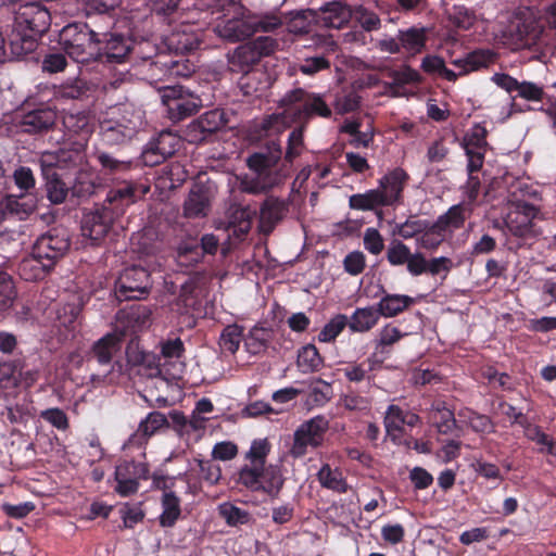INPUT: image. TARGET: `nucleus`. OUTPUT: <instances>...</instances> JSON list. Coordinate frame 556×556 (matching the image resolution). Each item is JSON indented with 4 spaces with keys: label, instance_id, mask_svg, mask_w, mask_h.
I'll use <instances>...</instances> for the list:
<instances>
[{
    "label": "nucleus",
    "instance_id": "obj_52",
    "mask_svg": "<svg viewBox=\"0 0 556 556\" xmlns=\"http://www.w3.org/2000/svg\"><path fill=\"white\" fill-rule=\"evenodd\" d=\"M218 511L220 517L225 519L226 523L231 527L245 525L250 520V514L247 510L241 509L230 503L220 504Z\"/></svg>",
    "mask_w": 556,
    "mask_h": 556
},
{
    "label": "nucleus",
    "instance_id": "obj_4",
    "mask_svg": "<svg viewBox=\"0 0 556 556\" xmlns=\"http://www.w3.org/2000/svg\"><path fill=\"white\" fill-rule=\"evenodd\" d=\"M131 110L118 117L105 118L100 122V134L102 141L108 146H123L130 142L144 122V112L140 108L130 106Z\"/></svg>",
    "mask_w": 556,
    "mask_h": 556
},
{
    "label": "nucleus",
    "instance_id": "obj_30",
    "mask_svg": "<svg viewBox=\"0 0 556 556\" xmlns=\"http://www.w3.org/2000/svg\"><path fill=\"white\" fill-rule=\"evenodd\" d=\"M201 43L199 36L191 30L189 25L182 26L168 38V47L181 54L197 50Z\"/></svg>",
    "mask_w": 556,
    "mask_h": 556
},
{
    "label": "nucleus",
    "instance_id": "obj_17",
    "mask_svg": "<svg viewBox=\"0 0 556 556\" xmlns=\"http://www.w3.org/2000/svg\"><path fill=\"white\" fill-rule=\"evenodd\" d=\"M302 113L308 114L306 110L302 112L300 106H288V110H285L283 113H274L261 121H255L252 126V134L257 139L279 134L291 126L295 115H301Z\"/></svg>",
    "mask_w": 556,
    "mask_h": 556
},
{
    "label": "nucleus",
    "instance_id": "obj_56",
    "mask_svg": "<svg viewBox=\"0 0 556 556\" xmlns=\"http://www.w3.org/2000/svg\"><path fill=\"white\" fill-rule=\"evenodd\" d=\"M450 22L458 29L468 30L476 22L475 12L465 5H454L448 13Z\"/></svg>",
    "mask_w": 556,
    "mask_h": 556
},
{
    "label": "nucleus",
    "instance_id": "obj_50",
    "mask_svg": "<svg viewBox=\"0 0 556 556\" xmlns=\"http://www.w3.org/2000/svg\"><path fill=\"white\" fill-rule=\"evenodd\" d=\"M195 72V65L190 60L180 58V59H169L164 60L159 73H168L169 75L177 77H189Z\"/></svg>",
    "mask_w": 556,
    "mask_h": 556
},
{
    "label": "nucleus",
    "instance_id": "obj_38",
    "mask_svg": "<svg viewBox=\"0 0 556 556\" xmlns=\"http://www.w3.org/2000/svg\"><path fill=\"white\" fill-rule=\"evenodd\" d=\"M4 208L10 215L16 216L20 220L27 219L37 208V197H25L20 201L14 197H3Z\"/></svg>",
    "mask_w": 556,
    "mask_h": 556
},
{
    "label": "nucleus",
    "instance_id": "obj_10",
    "mask_svg": "<svg viewBox=\"0 0 556 556\" xmlns=\"http://www.w3.org/2000/svg\"><path fill=\"white\" fill-rule=\"evenodd\" d=\"M328 428L329 422L324 416H316L303 422L294 432L291 455L299 458L306 454L308 446H319Z\"/></svg>",
    "mask_w": 556,
    "mask_h": 556
},
{
    "label": "nucleus",
    "instance_id": "obj_36",
    "mask_svg": "<svg viewBox=\"0 0 556 556\" xmlns=\"http://www.w3.org/2000/svg\"><path fill=\"white\" fill-rule=\"evenodd\" d=\"M176 304L178 307L184 308L185 313H188L190 309H200L201 290L194 280L188 279L181 285Z\"/></svg>",
    "mask_w": 556,
    "mask_h": 556
},
{
    "label": "nucleus",
    "instance_id": "obj_34",
    "mask_svg": "<svg viewBox=\"0 0 556 556\" xmlns=\"http://www.w3.org/2000/svg\"><path fill=\"white\" fill-rule=\"evenodd\" d=\"M494 59L495 53L493 51L480 49L468 53L465 59L457 60L454 64L462 70L460 74H467L471 71L489 66L494 62Z\"/></svg>",
    "mask_w": 556,
    "mask_h": 556
},
{
    "label": "nucleus",
    "instance_id": "obj_62",
    "mask_svg": "<svg viewBox=\"0 0 556 556\" xmlns=\"http://www.w3.org/2000/svg\"><path fill=\"white\" fill-rule=\"evenodd\" d=\"M366 31L377 30L380 27L379 16L363 5L353 10V16Z\"/></svg>",
    "mask_w": 556,
    "mask_h": 556
},
{
    "label": "nucleus",
    "instance_id": "obj_49",
    "mask_svg": "<svg viewBox=\"0 0 556 556\" xmlns=\"http://www.w3.org/2000/svg\"><path fill=\"white\" fill-rule=\"evenodd\" d=\"M296 363L303 372H313L319 369L323 359L316 346L307 344L299 351Z\"/></svg>",
    "mask_w": 556,
    "mask_h": 556
},
{
    "label": "nucleus",
    "instance_id": "obj_27",
    "mask_svg": "<svg viewBox=\"0 0 556 556\" xmlns=\"http://www.w3.org/2000/svg\"><path fill=\"white\" fill-rule=\"evenodd\" d=\"M382 296L376 304L380 316L391 318L403 313L415 303V300L408 295L388 293L381 288Z\"/></svg>",
    "mask_w": 556,
    "mask_h": 556
},
{
    "label": "nucleus",
    "instance_id": "obj_35",
    "mask_svg": "<svg viewBox=\"0 0 556 556\" xmlns=\"http://www.w3.org/2000/svg\"><path fill=\"white\" fill-rule=\"evenodd\" d=\"M163 511L160 516V525L164 528H172L181 515L180 498L173 491L164 492L162 495Z\"/></svg>",
    "mask_w": 556,
    "mask_h": 556
},
{
    "label": "nucleus",
    "instance_id": "obj_40",
    "mask_svg": "<svg viewBox=\"0 0 556 556\" xmlns=\"http://www.w3.org/2000/svg\"><path fill=\"white\" fill-rule=\"evenodd\" d=\"M149 475V468L147 464L125 460L115 468V479H121L124 482L147 480Z\"/></svg>",
    "mask_w": 556,
    "mask_h": 556
},
{
    "label": "nucleus",
    "instance_id": "obj_19",
    "mask_svg": "<svg viewBox=\"0 0 556 556\" xmlns=\"http://www.w3.org/2000/svg\"><path fill=\"white\" fill-rule=\"evenodd\" d=\"M542 33V26L532 14H518L508 26V34L520 46L534 45Z\"/></svg>",
    "mask_w": 556,
    "mask_h": 556
},
{
    "label": "nucleus",
    "instance_id": "obj_42",
    "mask_svg": "<svg viewBox=\"0 0 556 556\" xmlns=\"http://www.w3.org/2000/svg\"><path fill=\"white\" fill-rule=\"evenodd\" d=\"M96 159L101 165V172L104 175H118L125 174L131 168V161L129 160H119L105 151H98L96 153Z\"/></svg>",
    "mask_w": 556,
    "mask_h": 556
},
{
    "label": "nucleus",
    "instance_id": "obj_51",
    "mask_svg": "<svg viewBox=\"0 0 556 556\" xmlns=\"http://www.w3.org/2000/svg\"><path fill=\"white\" fill-rule=\"evenodd\" d=\"M242 327L237 324L226 326L219 337L220 348L235 354L242 339Z\"/></svg>",
    "mask_w": 556,
    "mask_h": 556
},
{
    "label": "nucleus",
    "instance_id": "obj_57",
    "mask_svg": "<svg viewBox=\"0 0 556 556\" xmlns=\"http://www.w3.org/2000/svg\"><path fill=\"white\" fill-rule=\"evenodd\" d=\"M433 419L435 420L438 431L442 434H450L457 428V421L453 412L446 408L444 404H439L435 407Z\"/></svg>",
    "mask_w": 556,
    "mask_h": 556
},
{
    "label": "nucleus",
    "instance_id": "obj_55",
    "mask_svg": "<svg viewBox=\"0 0 556 556\" xmlns=\"http://www.w3.org/2000/svg\"><path fill=\"white\" fill-rule=\"evenodd\" d=\"M435 223L444 231L463 227L465 223L464 207L460 204L453 205L445 214L439 216Z\"/></svg>",
    "mask_w": 556,
    "mask_h": 556
},
{
    "label": "nucleus",
    "instance_id": "obj_24",
    "mask_svg": "<svg viewBox=\"0 0 556 556\" xmlns=\"http://www.w3.org/2000/svg\"><path fill=\"white\" fill-rule=\"evenodd\" d=\"M255 214L256 211L249 205L232 203L227 211L228 229L241 240L250 231Z\"/></svg>",
    "mask_w": 556,
    "mask_h": 556
},
{
    "label": "nucleus",
    "instance_id": "obj_61",
    "mask_svg": "<svg viewBox=\"0 0 556 556\" xmlns=\"http://www.w3.org/2000/svg\"><path fill=\"white\" fill-rule=\"evenodd\" d=\"M410 250L400 240H393L387 249V260L392 266L406 264L409 258Z\"/></svg>",
    "mask_w": 556,
    "mask_h": 556
},
{
    "label": "nucleus",
    "instance_id": "obj_9",
    "mask_svg": "<svg viewBox=\"0 0 556 556\" xmlns=\"http://www.w3.org/2000/svg\"><path fill=\"white\" fill-rule=\"evenodd\" d=\"M538 214L539 210L534 205L522 203L517 206L516 211L507 215L503 227L498 223L495 226L503 229L505 236L526 241L538 235L533 223Z\"/></svg>",
    "mask_w": 556,
    "mask_h": 556
},
{
    "label": "nucleus",
    "instance_id": "obj_2",
    "mask_svg": "<svg viewBox=\"0 0 556 556\" xmlns=\"http://www.w3.org/2000/svg\"><path fill=\"white\" fill-rule=\"evenodd\" d=\"M103 35L89 29L87 23H71L62 28L59 42L65 53L78 63L98 61L105 63L102 48L94 41V36Z\"/></svg>",
    "mask_w": 556,
    "mask_h": 556
},
{
    "label": "nucleus",
    "instance_id": "obj_26",
    "mask_svg": "<svg viewBox=\"0 0 556 556\" xmlns=\"http://www.w3.org/2000/svg\"><path fill=\"white\" fill-rule=\"evenodd\" d=\"M260 61L258 54L250 41L240 45L232 53L228 54L230 70L236 73L249 74Z\"/></svg>",
    "mask_w": 556,
    "mask_h": 556
},
{
    "label": "nucleus",
    "instance_id": "obj_15",
    "mask_svg": "<svg viewBox=\"0 0 556 556\" xmlns=\"http://www.w3.org/2000/svg\"><path fill=\"white\" fill-rule=\"evenodd\" d=\"M215 29L223 39L237 42L253 36L256 31V24L252 21L248 10L247 14L232 13L228 17H224Z\"/></svg>",
    "mask_w": 556,
    "mask_h": 556
},
{
    "label": "nucleus",
    "instance_id": "obj_46",
    "mask_svg": "<svg viewBox=\"0 0 556 556\" xmlns=\"http://www.w3.org/2000/svg\"><path fill=\"white\" fill-rule=\"evenodd\" d=\"M71 197L76 199H87L93 194L96 184L92 174L79 170L74 179L73 185L70 187Z\"/></svg>",
    "mask_w": 556,
    "mask_h": 556
},
{
    "label": "nucleus",
    "instance_id": "obj_58",
    "mask_svg": "<svg viewBox=\"0 0 556 556\" xmlns=\"http://www.w3.org/2000/svg\"><path fill=\"white\" fill-rule=\"evenodd\" d=\"M11 424H23L31 416L29 405L26 400L9 403L2 413Z\"/></svg>",
    "mask_w": 556,
    "mask_h": 556
},
{
    "label": "nucleus",
    "instance_id": "obj_20",
    "mask_svg": "<svg viewBox=\"0 0 556 556\" xmlns=\"http://www.w3.org/2000/svg\"><path fill=\"white\" fill-rule=\"evenodd\" d=\"M289 213V201L277 197H267L260 207V230L269 235Z\"/></svg>",
    "mask_w": 556,
    "mask_h": 556
},
{
    "label": "nucleus",
    "instance_id": "obj_47",
    "mask_svg": "<svg viewBox=\"0 0 556 556\" xmlns=\"http://www.w3.org/2000/svg\"><path fill=\"white\" fill-rule=\"evenodd\" d=\"M270 451V445L266 439L253 441L249 452L247 453L248 464L240 469H254L266 464V457Z\"/></svg>",
    "mask_w": 556,
    "mask_h": 556
},
{
    "label": "nucleus",
    "instance_id": "obj_14",
    "mask_svg": "<svg viewBox=\"0 0 556 556\" xmlns=\"http://www.w3.org/2000/svg\"><path fill=\"white\" fill-rule=\"evenodd\" d=\"M126 38L130 43L129 52H127L125 59L121 63L129 61L139 64V61H141V65L148 68L152 78L159 76L163 59H166V55L159 54L157 47L149 40L135 42L130 37Z\"/></svg>",
    "mask_w": 556,
    "mask_h": 556
},
{
    "label": "nucleus",
    "instance_id": "obj_39",
    "mask_svg": "<svg viewBox=\"0 0 556 556\" xmlns=\"http://www.w3.org/2000/svg\"><path fill=\"white\" fill-rule=\"evenodd\" d=\"M349 205L352 210L372 211L380 206H387L381 190L372 189L365 193H356L350 197Z\"/></svg>",
    "mask_w": 556,
    "mask_h": 556
},
{
    "label": "nucleus",
    "instance_id": "obj_21",
    "mask_svg": "<svg viewBox=\"0 0 556 556\" xmlns=\"http://www.w3.org/2000/svg\"><path fill=\"white\" fill-rule=\"evenodd\" d=\"M211 208V193L203 185L193 186L184 203V216L187 218H203Z\"/></svg>",
    "mask_w": 556,
    "mask_h": 556
},
{
    "label": "nucleus",
    "instance_id": "obj_13",
    "mask_svg": "<svg viewBox=\"0 0 556 556\" xmlns=\"http://www.w3.org/2000/svg\"><path fill=\"white\" fill-rule=\"evenodd\" d=\"M307 12L325 27L336 29L346 26L353 16V10L342 0L324 1Z\"/></svg>",
    "mask_w": 556,
    "mask_h": 556
},
{
    "label": "nucleus",
    "instance_id": "obj_1",
    "mask_svg": "<svg viewBox=\"0 0 556 556\" xmlns=\"http://www.w3.org/2000/svg\"><path fill=\"white\" fill-rule=\"evenodd\" d=\"M50 12L38 2L20 5L15 13L9 48L12 55L24 56L36 50L38 39L49 29Z\"/></svg>",
    "mask_w": 556,
    "mask_h": 556
},
{
    "label": "nucleus",
    "instance_id": "obj_12",
    "mask_svg": "<svg viewBox=\"0 0 556 556\" xmlns=\"http://www.w3.org/2000/svg\"><path fill=\"white\" fill-rule=\"evenodd\" d=\"M70 245L67 231L63 228H52L37 238L33 249L37 251L39 257L52 262L55 266L66 254Z\"/></svg>",
    "mask_w": 556,
    "mask_h": 556
},
{
    "label": "nucleus",
    "instance_id": "obj_32",
    "mask_svg": "<svg viewBox=\"0 0 556 556\" xmlns=\"http://www.w3.org/2000/svg\"><path fill=\"white\" fill-rule=\"evenodd\" d=\"M379 317L380 314L376 305L358 307L354 311L348 324L354 332H366L377 325Z\"/></svg>",
    "mask_w": 556,
    "mask_h": 556
},
{
    "label": "nucleus",
    "instance_id": "obj_5",
    "mask_svg": "<svg viewBox=\"0 0 556 556\" xmlns=\"http://www.w3.org/2000/svg\"><path fill=\"white\" fill-rule=\"evenodd\" d=\"M238 482L253 492H263L277 498L285 483L281 466L262 465L254 469H240Z\"/></svg>",
    "mask_w": 556,
    "mask_h": 556
},
{
    "label": "nucleus",
    "instance_id": "obj_33",
    "mask_svg": "<svg viewBox=\"0 0 556 556\" xmlns=\"http://www.w3.org/2000/svg\"><path fill=\"white\" fill-rule=\"evenodd\" d=\"M121 341L115 334H106L99 339L92 346L91 357L98 364L109 366L113 355L119 350Z\"/></svg>",
    "mask_w": 556,
    "mask_h": 556
},
{
    "label": "nucleus",
    "instance_id": "obj_45",
    "mask_svg": "<svg viewBox=\"0 0 556 556\" xmlns=\"http://www.w3.org/2000/svg\"><path fill=\"white\" fill-rule=\"evenodd\" d=\"M200 4L206 7L212 14L223 13V17H228L232 13H248V9L240 2V0H201Z\"/></svg>",
    "mask_w": 556,
    "mask_h": 556
},
{
    "label": "nucleus",
    "instance_id": "obj_31",
    "mask_svg": "<svg viewBox=\"0 0 556 556\" xmlns=\"http://www.w3.org/2000/svg\"><path fill=\"white\" fill-rule=\"evenodd\" d=\"M176 260L179 266L193 267L203 261L200 244L194 238L182 239L176 248Z\"/></svg>",
    "mask_w": 556,
    "mask_h": 556
},
{
    "label": "nucleus",
    "instance_id": "obj_54",
    "mask_svg": "<svg viewBox=\"0 0 556 556\" xmlns=\"http://www.w3.org/2000/svg\"><path fill=\"white\" fill-rule=\"evenodd\" d=\"M16 299V291L12 277L0 271V312L10 309Z\"/></svg>",
    "mask_w": 556,
    "mask_h": 556
},
{
    "label": "nucleus",
    "instance_id": "obj_23",
    "mask_svg": "<svg viewBox=\"0 0 556 556\" xmlns=\"http://www.w3.org/2000/svg\"><path fill=\"white\" fill-rule=\"evenodd\" d=\"M54 267L52 262L39 257L37 251L31 248L30 254L21 261L18 273L26 281H38L45 279Z\"/></svg>",
    "mask_w": 556,
    "mask_h": 556
},
{
    "label": "nucleus",
    "instance_id": "obj_41",
    "mask_svg": "<svg viewBox=\"0 0 556 556\" xmlns=\"http://www.w3.org/2000/svg\"><path fill=\"white\" fill-rule=\"evenodd\" d=\"M90 91L91 89L89 85L85 80L78 78L59 86L54 94L56 98L63 100L85 101L89 97Z\"/></svg>",
    "mask_w": 556,
    "mask_h": 556
},
{
    "label": "nucleus",
    "instance_id": "obj_63",
    "mask_svg": "<svg viewBox=\"0 0 556 556\" xmlns=\"http://www.w3.org/2000/svg\"><path fill=\"white\" fill-rule=\"evenodd\" d=\"M13 181L17 190L36 193V179L33 170L26 166L17 167L13 173Z\"/></svg>",
    "mask_w": 556,
    "mask_h": 556
},
{
    "label": "nucleus",
    "instance_id": "obj_29",
    "mask_svg": "<svg viewBox=\"0 0 556 556\" xmlns=\"http://www.w3.org/2000/svg\"><path fill=\"white\" fill-rule=\"evenodd\" d=\"M230 123V114L225 108L216 106L192 123L201 132H215Z\"/></svg>",
    "mask_w": 556,
    "mask_h": 556
},
{
    "label": "nucleus",
    "instance_id": "obj_3",
    "mask_svg": "<svg viewBox=\"0 0 556 556\" xmlns=\"http://www.w3.org/2000/svg\"><path fill=\"white\" fill-rule=\"evenodd\" d=\"M279 159L280 150H278L276 155L263 153L252 154L247 162L249 168L255 173V176L242 181V190L248 193L258 194L267 192L275 186L281 184L286 175L281 174V172L276 168V163Z\"/></svg>",
    "mask_w": 556,
    "mask_h": 556
},
{
    "label": "nucleus",
    "instance_id": "obj_16",
    "mask_svg": "<svg viewBox=\"0 0 556 556\" xmlns=\"http://www.w3.org/2000/svg\"><path fill=\"white\" fill-rule=\"evenodd\" d=\"M115 218L113 213L103 206L84 214L83 236L89 238L93 244H98L109 233Z\"/></svg>",
    "mask_w": 556,
    "mask_h": 556
},
{
    "label": "nucleus",
    "instance_id": "obj_44",
    "mask_svg": "<svg viewBox=\"0 0 556 556\" xmlns=\"http://www.w3.org/2000/svg\"><path fill=\"white\" fill-rule=\"evenodd\" d=\"M318 481L321 486L339 492L345 493L348 491V484L342 477L341 471L338 469L332 470L328 464H325L317 473Z\"/></svg>",
    "mask_w": 556,
    "mask_h": 556
},
{
    "label": "nucleus",
    "instance_id": "obj_11",
    "mask_svg": "<svg viewBox=\"0 0 556 556\" xmlns=\"http://www.w3.org/2000/svg\"><path fill=\"white\" fill-rule=\"evenodd\" d=\"M492 80L502 89L507 91L515 101L521 98L529 102H543L547 104H556V99H552L541 86L531 81H518L508 74H495Z\"/></svg>",
    "mask_w": 556,
    "mask_h": 556
},
{
    "label": "nucleus",
    "instance_id": "obj_48",
    "mask_svg": "<svg viewBox=\"0 0 556 556\" xmlns=\"http://www.w3.org/2000/svg\"><path fill=\"white\" fill-rule=\"evenodd\" d=\"M164 427H169L167 417L163 413L152 412L146 417V419L140 421L137 435L148 439Z\"/></svg>",
    "mask_w": 556,
    "mask_h": 556
},
{
    "label": "nucleus",
    "instance_id": "obj_7",
    "mask_svg": "<svg viewBox=\"0 0 556 556\" xmlns=\"http://www.w3.org/2000/svg\"><path fill=\"white\" fill-rule=\"evenodd\" d=\"M152 280L149 270L139 265L126 267L115 281V296L122 301L142 300L150 293Z\"/></svg>",
    "mask_w": 556,
    "mask_h": 556
},
{
    "label": "nucleus",
    "instance_id": "obj_25",
    "mask_svg": "<svg viewBox=\"0 0 556 556\" xmlns=\"http://www.w3.org/2000/svg\"><path fill=\"white\" fill-rule=\"evenodd\" d=\"M55 121L51 106L37 108L22 115L20 125L24 132L35 134L49 129Z\"/></svg>",
    "mask_w": 556,
    "mask_h": 556
},
{
    "label": "nucleus",
    "instance_id": "obj_60",
    "mask_svg": "<svg viewBox=\"0 0 556 556\" xmlns=\"http://www.w3.org/2000/svg\"><path fill=\"white\" fill-rule=\"evenodd\" d=\"M428 220L409 217L404 223L396 226V233L403 239H410L420 236L425 229H428Z\"/></svg>",
    "mask_w": 556,
    "mask_h": 556
},
{
    "label": "nucleus",
    "instance_id": "obj_37",
    "mask_svg": "<svg viewBox=\"0 0 556 556\" xmlns=\"http://www.w3.org/2000/svg\"><path fill=\"white\" fill-rule=\"evenodd\" d=\"M402 50L416 54L422 51L427 42L426 28L410 27L406 30H399Z\"/></svg>",
    "mask_w": 556,
    "mask_h": 556
},
{
    "label": "nucleus",
    "instance_id": "obj_8",
    "mask_svg": "<svg viewBox=\"0 0 556 556\" xmlns=\"http://www.w3.org/2000/svg\"><path fill=\"white\" fill-rule=\"evenodd\" d=\"M104 21L105 24H100L97 21H91L87 24L89 25L90 30L103 34L94 36V41L100 46V48H102L105 63H121L125 59L127 52H129L130 43L125 35L110 31L114 25L112 16H105Z\"/></svg>",
    "mask_w": 556,
    "mask_h": 556
},
{
    "label": "nucleus",
    "instance_id": "obj_64",
    "mask_svg": "<svg viewBox=\"0 0 556 556\" xmlns=\"http://www.w3.org/2000/svg\"><path fill=\"white\" fill-rule=\"evenodd\" d=\"M165 159L176 151L177 139L169 131H162L156 139L149 142Z\"/></svg>",
    "mask_w": 556,
    "mask_h": 556
},
{
    "label": "nucleus",
    "instance_id": "obj_59",
    "mask_svg": "<svg viewBox=\"0 0 556 556\" xmlns=\"http://www.w3.org/2000/svg\"><path fill=\"white\" fill-rule=\"evenodd\" d=\"M346 325L349 326L348 317L342 314L337 315L328 324L324 326L321 331L318 333V340L320 342L333 341L345 328Z\"/></svg>",
    "mask_w": 556,
    "mask_h": 556
},
{
    "label": "nucleus",
    "instance_id": "obj_18",
    "mask_svg": "<svg viewBox=\"0 0 556 556\" xmlns=\"http://www.w3.org/2000/svg\"><path fill=\"white\" fill-rule=\"evenodd\" d=\"M140 198L139 186L124 181L108 191L103 207L111 211L115 217L122 216L126 208Z\"/></svg>",
    "mask_w": 556,
    "mask_h": 556
},
{
    "label": "nucleus",
    "instance_id": "obj_22",
    "mask_svg": "<svg viewBox=\"0 0 556 556\" xmlns=\"http://www.w3.org/2000/svg\"><path fill=\"white\" fill-rule=\"evenodd\" d=\"M408 180V175L403 168H395L389 174L384 175L379 181V190H381L382 198L387 206L400 202L402 191Z\"/></svg>",
    "mask_w": 556,
    "mask_h": 556
},
{
    "label": "nucleus",
    "instance_id": "obj_28",
    "mask_svg": "<svg viewBox=\"0 0 556 556\" xmlns=\"http://www.w3.org/2000/svg\"><path fill=\"white\" fill-rule=\"evenodd\" d=\"M25 362L21 357L0 359V389L11 390L22 384Z\"/></svg>",
    "mask_w": 556,
    "mask_h": 556
},
{
    "label": "nucleus",
    "instance_id": "obj_53",
    "mask_svg": "<svg viewBox=\"0 0 556 556\" xmlns=\"http://www.w3.org/2000/svg\"><path fill=\"white\" fill-rule=\"evenodd\" d=\"M434 223H428V229H425L417 238L418 244L427 250L437 249L444 240L445 231Z\"/></svg>",
    "mask_w": 556,
    "mask_h": 556
},
{
    "label": "nucleus",
    "instance_id": "obj_6",
    "mask_svg": "<svg viewBox=\"0 0 556 556\" xmlns=\"http://www.w3.org/2000/svg\"><path fill=\"white\" fill-rule=\"evenodd\" d=\"M67 162H72V154L64 150H59L54 154H47L41 162L47 199L51 204H62L71 194L70 187L62 180L56 170V168H63Z\"/></svg>",
    "mask_w": 556,
    "mask_h": 556
},
{
    "label": "nucleus",
    "instance_id": "obj_43",
    "mask_svg": "<svg viewBox=\"0 0 556 556\" xmlns=\"http://www.w3.org/2000/svg\"><path fill=\"white\" fill-rule=\"evenodd\" d=\"M419 81V73L408 66L395 71L392 75L391 92L395 96L407 93V86Z\"/></svg>",
    "mask_w": 556,
    "mask_h": 556
}]
</instances>
